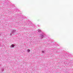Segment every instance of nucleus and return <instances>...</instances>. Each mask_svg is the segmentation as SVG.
Listing matches in <instances>:
<instances>
[{
  "instance_id": "nucleus-1",
  "label": "nucleus",
  "mask_w": 73,
  "mask_h": 73,
  "mask_svg": "<svg viewBox=\"0 0 73 73\" xmlns=\"http://www.w3.org/2000/svg\"><path fill=\"white\" fill-rule=\"evenodd\" d=\"M11 46H12V48H14V46H15V45H13V44H12L11 45Z\"/></svg>"
},
{
  "instance_id": "nucleus-2",
  "label": "nucleus",
  "mask_w": 73,
  "mask_h": 73,
  "mask_svg": "<svg viewBox=\"0 0 73 73\" xmlns=\"http://www.w3.org/2000/svg\"><path fill=\"white\" fill-rule=\"evenodd\" d=\"M38 32H41V30H38Z\"/></svg>"
},
{
  "instance_id": "nucleus-3",
  "label": "nucleus",
  "mask_w": 73,
  "mask_h": 73,
  "mask_svg": "<svg viewBox=\"0 0 73 73\" xmlns=\"http://www.w3.org/2000/svg\"><path fill=\"white\" fill-rule=\"evenodd\" d=\"M28 51L29 52H30V50L29 49H28Z\"/></svg>"
}]
</instances>
